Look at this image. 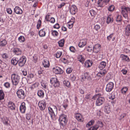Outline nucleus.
<instances>
[{"label":"nucleus","mask_w":130,"mask_h":130,"mask_svg":"<svg viewBox=\"0 0 130 130\" xmlns=\"http://www.w3.org/2000/svg\"><path fill=\"white\" fill-rule=\"evenodd\" d=\"M121 13L123 17V22L124 23L127 24L129 22L128 13L130 14V8L125 7L121 8Z\"/></svg>","instance_id":"obj_1"},{"label":"nucleus","mask_w":130,"mask_h":130,"mask_svg":"<svg viewBox=\"0 0 130 130\" xmlns=\"http://www.w3.org/2000/svg\"><path fill=\"white\" fill-rule=\"evenodd\" d=\"M11 79L13 85L16 86L19 82L20 77L18 74L13 73L11 75Z\"/></svg>","instance_id":"obj_2"},{"label":"nucleus","mask_w":130,"mask_h":130,"mask_svg":"<svg viewBox=\"0 0 130 130\" xmlns=\"http://www.w3.org/2000/svg\"><path fill=\"white\" fill-rule=\"evenodd\" d=\"M17 96L20 99H23L26 96L25 92L22 89L18 90L17 92Z\"/></svg>","instance_id":"obj_3"},{"label":"nucleus","mask_w":130,"mask_h":130,"mask_svg":"<svg viewBox=\"0 0 130 130\" xmlns=\"http://www.w3.org/2000/svg\"><path fill=\"white\" fill-rule=\"evenodd\" d=\"M51 83L55 87H58L60 85L58 80L55 78H52L50 79Z\"/></svg>","instance_id":"obj_4"},{"label":"nucleus","mask_w":130,"mask_h":130,"mask_svg":"<svg viewBox=\"0 0 130 130\" xmlns=\"http://www.w3.org/2000/svg\"><path fill=\"white\" fill-rule=\"evenodd\" d=\"M26 61V58L24 56L21 57L18 61V64L19 66L21 67H23L25 64Z\"/></svg>","instance_id":"obj_5"},{"label":"nucleus","mask_w":130,"mask_h":130,"mask_svg":"<svg viewBox=\"0 0 130 130\" xmlns=\"http://www.w3.org/2000/svg\"><path fill=\"white\" fill-rule=\"evenodd\" d=\"M12 52L13 54L15 55H21L22 51L18 47H14L13 48Z\"/></svg>","instance_id":"obj_6"},{"label":"nucleus","mask_w":130,"mask_h":130,"mask_svg":"<svg viewBox=\"0 0 130 130\" xmlns=\"http://www.w3.org/2000/svg\"><path fill=\"white\" fill-rule=\"evenodd\" d=\"M53 71L56 74H62L63 71L60 68L56 67L53 68Z\"/></svg>","instance_id":"obj_7"},{"label":"nucleus","mask_w":130,"mask_h":130,"mask_svg":"<svg viewBox=\"0 0 130 130\" xmlns=\"http://www.w3.org/2000/svg\"><path fill=\"white\" fill-rule=\"evenodd\" d=\"M113 83L111 82H109L106 85V90L107 92H110L113 89Z\"/></svg>","instance_id":"obj_8"},{"label":"nucleus","mask_w":130,"mask_h":130,"mask_svg":"<svg viewBox=\"0 0 130 130\" xmlns=\"http://www.w3.org/2000/svg\"><path fill=\"white\" fill-rule=\"evenodd\" d=\"M105 99L104 98L102 97L98 98L96 100V104L97 106H100L103 103Z\"/></svg>","instance_id":"obj_9"},{"label":"nucleus","mask_w":130,"mask_h":130,"mask_svg":"<svg viewBox=\"0 0 130 130\" xmlns=\"http://www.w3.org/2000/svg\"><path fill=\"white\" fill-rule=\"evenodd\" d=\"M110 0H98V6L103 7Z\"/></svg>","instance_id":"obj_10"},{"label":"nucleus","mask_w":130,"mask_h":130,"mask_svg":"<svg viewBox=\"0 0 130 130\" xmlns=\"http://www.w3.org/2000/svg\"><path fill=\"white\" fill-rule=\"evenodd\" d=\"M38 105L40 110L42 111L45 109L46 104L43 101H41L39 102Z\"/></svg>","instance_id":"obj_11"},{"label":"nucleus","mask_w":130,"mask_h":130,"mask_svg":"<svg viewBox=\"0 0 130 130\" xmlns=\"http://www.w3.org/2000/svg\"><path fill=\"white\" fill-rule=\"evenodd\" d=\"M70 11L72 14L74 15L77 12L76 7L74 5H72L70 8Z\"/></svg>","instance_id":"obj_12"},{"label":"nucleus","mask_w":130,"mask_h":130,"mask_svg":"<svg viewBox=\"0 0 130 130\" xmlns=\"http://www.w3.org/2000/svg\"><path fill=\"white\" fill-rule=\"evenodd\" d=\"M101 47L100 44H96L93 47V52L96 53H98L100 51Z\"/></svg>","instance_id":"obj_13"},{"label":"nucleus","mask_w":130,"mask_h":130,"mask_svg":"<svg viewBox=\"0 0 130 130\" xmlns=\"http://www.w3.org/2000/svg\"><path fill=\"white\" fill-rule=\"evenodd\" d=\"M48 112L52 119H54L55 118L56 115L54 113L52 109L50 107L48 108Z\"/></svg>","instance_id":"obj_14"},{"label":"nucleus","mask_w":130,"mask_h":130,"mask_svg":"<svg viewBox=\"0 0 130 130\" xmlns=\"http://www.w3.org/2000/svg\"><path fill=\"white\" fill-rule=\"evenodd\" d=\"M59 121L61 127L62 128H63L67 123V118L66 119H62L61 120H59Z\"/></svg>","instance_id":"obj_15"},{"label":"nucleus","mask_w":130,"mask_h":130,"mask_svg":"<svg viewBox=\"0 0 130 130\" xmlns=\"http://www.w3.org/2000/svg\"><path fill=\"white\" fill-rule=\"evenodd\" d=\"M26 110L25 104L24 102H23L21 103L20 106V111L22 113H24L25 112Z\"/></svg>","instance_id":"obj_16"},{"label":"nucleus","mask_w":130,"mask_h":130,"mask_svg":"<svg viewBox=\"0 0 130 130\" xmlns=\"http://www.w3.org/2000/svg\"><path fill=\"white\" fill-rule=\"evenodd\" d=\"M14 10V12L17 14H21L23 13L22 10L19 6L15 7Z\"/></svg>","instance_id":"obj_17"},{"label":"nucleus","mask_w":130,"mask_h":130,"mask_svg":"<svg viewBox=\"0 0 130 130\" xmlns=\"http://www.w3.org/2000/svg\"><path fill=\"white\" fill-rule=\"evenodd\" d=\"M75 117L77 120L80 122H83L84 121V118L82 116L80 113H77L75 115Z\"/></svg>","instance_id":"obj_18"},{"label":"nucleus","mask_w":130,"mask_h":130,"mask_svg":"<svg viewBox=\"0 0 130 130\" xmlns=\"http://www.w3.org/2000/svg\"><path fill=\"white\" fill-rule=\"evenodd\" d=\"M86 44V41L85 39H82L80 40L78 44V46L82 48L85 46Z\"/></svg>","instance_id":"obj_19"},{"label":"nucleus","mask_w":130,"mask_h":130,"mask_svg":"<svg viewBox=\"0 0 130 130\" xmlns=\"http://www.w3.org/2000/svg\"><path fill=\"white\" fill-rule=\"evenodd\" d=\"M107 73V72L106 71L105 69H104L103 70L99 72L97 74V75L98 77H102L104 76Z\"/></svg>","instance_id":"obj_20"},{"label":"nucleus","mask_w":130,"mask_h":130,"mask_svg":"<svg viewBox=\"0 0 130 130\" xmlns=\"http://www.w3.org/2000/svg\"><path fill=\"white\" fill-rule=\"evenodd\" d=\"M120 57L122 58V60L124 61L129 62V59L128 57L124 54H122L120 55Z\"/></svg>","instance_id":"obj_21"},{"label":"nucleus","mask_w":130,"mask_h":130,"mask_svg":"<svg viewBox=\"0 0 130 130\" xmlns=\"http://www.w3.org/2000/svg\"><path fill=\"white\" fill-rule=\"evenodd\" d=\"M8 106L10 109L12 110H14L15 106L14 104L12 102H9L8 103Z\"/></svg>","instance_id":"obj_22"},{"label":"nucleus","mask_w":130,"mask_h":130,"mask_svg":"<svg viewBox=\"0 0 130 130\" xmlns=\"http://www.w3.org/2000/svg\"><path fill=\"white\" fill-rule=\"evenodd\" d=\"M77 59L78 60L82 63H84L85 60L84 57L82 55H78L77 56Z\"/></svg>","instance_id":"obj_23"},{"label":"nucleus","mask_w":130,"mask_h":130,"mask_svg":"<svg viewBox=\"0 0 130 130\" xmlns=\"http://www.w3.org/2000/svg\"><path fill=\"white\" fill-rule=\"evenodd\" d=\"M125 31L126 35L127 36H129L130 35V25L128 24L127 26Z\"/></svg>","instance_id":"obj_24"},{"label":"nucleus","mask_w":130,"mask_h":130,"mask_svg":"<svg viewBox=\"0 0 130 130\" xmlns=\"http://www.w3.org/2000/svg\"><path fill=\"white\" fill-rule=\"evenodd\" d=\"M42 64L43 66L45 68H48L50 66V63L49 61L47 59H44L42 62Z\"/></svg>","instance_id":"obj_25"},{"label":"nucleus","mask_w":130,"mask_h":130,"mask_svg":"<svg viewBox=\"0 0 130 130\" xmlns=\"http://www.w3.org/2000/svg\"><path fill=\"white\" fill-rule=\"evenodd\" d=\"M8 121L9 119L7 117H5L1 118V121L5 125H8Z\"/></svg>","instance_id":"obj_26"},{"label":"nucleus","mask_w":130,"mask_h":130,"mask_svg":"<svg viewBox=\"0 0 130 130\" xmlns=\"http://www.w3.org/2000/svg\"><path fill=\"white\" fill-rule=\"evenodd\" d=\"M45 29L43 28L39 32V34L41 37H43L45 36L46 34Z\"/></svg>","instance_id":"obj_27"},{"label":"nucleus","mask_w":130,"mask_h":130,"mask_svg":"<svg viewBox=\"0 0 130 130\" xmlns=\"http://www.w3.org/2000/svg\"><path fill=\"white\" fill-rule=\"evenodd\" d=\"M106 65V63L104 61L101 62L99 66V67L101 70H102L104 68Z\"/></svg>","instance_id":"obj_28"},{"label":"nucleus","mask_w":130,"mask_h":130,"mask_svg":"<svg viewBox=\"0 0 130 130\" xmlns=\"http://www.w3.org/2000/svg\"><path fill=\"white\" fill-rule=\"evenodd\" d=\"M92 62L90 60H87L85 63V67L87 68L90 67L92 65Z\"/></svg>","instance_id":"obj_29"},{"label":"nucleus","mask_w":130,"mask_h":130,"mask_svg":"<svg viewBox=\"0 0 130 130\" xmlns=\"http://www.w3.org/2000/svg\"><path fill=\"white\" fill-rule=\"evenodd\" d=\"M19 60L18 58L13 57L11 60V63L14 65H16L18 63Z\"/></svg>","instance_id":"obj_30"},{"label":"nucleus","mask_w":130,"mask_h":130,"mask_svg":"<svg viewBox=\"0 0 130 130\" xmlns=\"http://www.w3.org/2000/svg\"><path fill=\"white\" fill-rule=\"evenodd\" d=\"M7 44L6 40L5 39L1 40L0 41V45L2 46H5Z\"/></svg>","instance_id":"obj_31"},{"label":"nucleus","mask_w":130,"mask_h":130,"mask_svg":"<svg viewBox=\"0 0 130 130\" xmlns=\"http://www.w3.org/2000/svg\"><path fill=\"white\" fill-rule=\"evenodd\" d=\"M38 95L40 98H43L44 95V93L43 91L41 90H39L37 92Z\"/></svg>","instance_id":"obj_32"},{"label":"nucleus","mask_w":130,"mask_h":130,"mask_svg":"<svg viewBox=\"0 0 130 130\" xmlns=\"http://www.w3.org/2000/svg\"><path fill=\"white\" fill-rule=\"evenodd\" d=\"M123 17L122 18L121 15H118L116 17V20L118 22H121L122 21H123Z\"/></svg>","instance_id":"obj_33"},{"label":"nucleus","mask_w":130,"mask_h":130,"mask_svg":"<svg viewBox=\"0 0 130 130\" xmlns=\"http://www.w3.org/2000/svg\"><path fill=\"white\" fill-rule=\"evenodd\" d=\"M128 90V88L127 87H124L121 90V93L123 94H125Z\"/></svg>","instance_id":"obj_34"},{"label":"nucleus","mask_w":130,"mask_h":130,"mask_svg":"<svg viewBox=\"0 0 130 130\" xmlns=\"http://www.w3.org/2000/svg\"><path fill=\"white\" fill-rule=\"evenodd\" d=\"M113 21V19L110 15L107 17V23L108 24L112 22Z\"/></svg>","instance_id":"obj_35"},{"label":"nucleus","mask_w":130,"mask_h":130,"mask_svg":"<svg viewBox=\"0 0 130 130\" xmlns=\"http://www.w3.org/2000/svg\"><path fill=\"white\" fill-rule=\"evenodd\" d=\"M63 83L65 86L68 87L69 88L71 86L70 82L68 80H64Z\"/></svg>","instance_id":"obj_36"},{"label":"nucleus","mask_w":130,"mask_h":130,"mask_svg":"<svg viewBox=\"0 0 130 130\" xmlns=\"http://www.w3.org/2000/svg\"><path fill=\"white\" fill-rule=\"evenodd\" d=\"M4 94L3 91L0 90V100L4 99Z\"/></svg>","instance_id":"obj_37"},{"label":"nucleus","mask_w":130,"mask_h":130,"mask_svg":"<svg viewBox=\"0 0 130 130\" xmlns=\"http://www.w3.org/2000/svg\"><path fill=\"white\" fill-rule=\"evenodd\" d=\"M115 7L113 5L109 6L108 8V10L110 12H112L115 10Z\"/></svg>","instance_id":"obj_38"},{"label":"nucleus","mask_w":130,"mask_h":130,"mask_svg":"<svg viewBox=\"0 0 130 130\" xmlns=\"http://www.w3.org/2000/svg\"><path fill=\"white\" fill-rule=\"evenodd\" d=\"M64 40L62 39L60 40L58 42L59 46L61 47H62L64 45Z\"/></svg>","instance_id":"obj_39"},{"label":"nucleus","mask_w":130,"mask_h":130,"mask_svg":"<svg viewBox=\"0 0 130 130\" xmlns=\"http://www.w3.org/2000/svg\"><path fill=\"white\" fill-rule=\"evenodd\" d=\"M95 126H97L98 128L99 127H102L103 126V123L100 121H98L97 122V124L95 125Z\"/></svg>","instance_id":"obj_40"},{"label":"nucleus","mask_w":130,"mask_h":130,"mask_svg":"<svg viewBox=\"0 0 130 130\" xmlns=\"http://www.w3.org/2000/svg\"><path fill=\"white\" fill-rule=\"evenodd\" d=\"M19 41L21 43L23 42L25 40V37L23 36H20L18 38Z\"/></svg>","instance_id":"obj_41"},{"label":"nucleus","mask_w":130,"mask_h":130,"mask_svg":"<svg viewBox=\"0 0 130 130\" xmlns=\"http://www.w3.org/2000/svg\"><path fill=\"white\" fill-rule=\"evenodd\" d=\"M62 53L60 51H58L55 54V57L57 58H59L62 55Z\"/></svg>","instance_id":"obj_42"},{"label":"nucleus","mask_w":130,"mask_h":130,"mask_svg":"<svg viewBox=\"0 0 130 130\" xmlns=\"http://www.w3.org/2000/svg\"><path fill=\"white\" fill-rule=\"evenodd\" d=\"M90 77V75L88 73L86 72L84 73V76L83 77V79H88Z\"/></svg>","instance_id":"obj_43"},{"label":"nucleus","mask_w":130,"mask_h":130,"mask_svg":"<svg viewBox=\"0 0 130 130\" xmlns=\"http://www.w3.org/2000/svg\"><path fill=\"white\" fill-rule=\"evenodd\" d=\"M94 120H91L86 125V126L88 127L89 126H90L94 124Z\"/></svg>","instance_id":"obj_44"},{"label":"nucleus","mask_w":130,"mask_h":130,"mask_svg":"<svg viewBox=\"0 0 130 130\" xmlns=\"http://www.w3.org/2000/svg\"><path fill=\"white\" fill-rule=\"evenodd\" d=\"M90 13L92 16H94L96 14V12L93 10H91L90 11Z\"/></svg>","instance_id":"obj_45"},{"label":"nucleus","mask_w":130,"mask_h":130,"mask_svg":"<svg viewBox=\"0 0 130 130\" xmlns=\"http://www.w3.org/2000/svg\"><path fill=\"white\" fill-rule=\"evenodd\" d=\"M2 57L3 58L6 59L8 58V56L7 54L5 53L2 55Z\"/></svg>","instance_id":"obj_46"},{"label":"nucleus","mask_w":130,"mask_h":130,"mask_svg":"<svg viewBox=\"0 0 130 130\" xmlns=\"http://www.w3.org/2000/svg\"><path fill=\"white\" fill-rule=\"evenodd\" d=\"M72 68H69L67 69L66 72L67 74H70L72 72Z\"/></svg>","instance_id":"obj_47"},{"label":"nucleus","mask_w":130,"mask_h":130,"mask_svg":"<svg viewBox=\"0 0 130 130\" xmlns=\"http://www.w3.org/2000/svg\"><path fill=\"white\" fill-rule=\"evenodd\" d=\"M130 48L129 47H126L124 50V52L126 53H129L130 51Z\"/></svg>","instance_id":"obj_48"},{"label":"nucleus","mask_w":130,"mask_h":130,"mask_svg":"<svg viewBox=\"0 0 130 130\" xmlns=\"http://www.w3.org/2000/svg\"><path fill=\"white\" fill-rule=\"evenodd\" d=\"M66 116L63 114H62L60 115L59 117V120H62L63 119H66Z\"/></svg>","instance_id":"obj_49"},{"label":"nucleus","mask_w":130,"mask_h":130,"mask_svg":"<svg viewBox=\"0 0 130 130\" xmlns=\"http://www.w3.org/2000/svg\"><path fill=\"white\" fill-rule=\"evenodd\" d=\"M57 107H56V106H54V108L56 110V111H57V109L59 111H60L61 109V106H59L58 105H57Z\"/></svg>","instance_id":"obj_50"},{"label":"nucleus","mask_w":130,"mask_h":130,"mask_svg":"<svg viewBox=\"0 0 130 130\" xmlns=\"http://www.w3.org/2000/svg\"><path fill=\"white\" fill-rule=\"evenodd\" d=\"M98 128L97 126H95V125L93 127H92L89 128L88 130H96Z\"/></svg>","instance_id":"obj_51"},{"label":"nucleus","mask_w":130,"mask_h":130,"mask_svg":"<svg viewBox=\"0 0 130 130\" xmlns=\"http://www.w3.org/2000/svg\"><path fill=\"white\" fill-rule=\"evenodd\" d=\"M22 74L24 76H26L27 74V72L25 69L22 70Z\"/></svg>","instance_id":"obj_52"},{"label":"nucleus","mask_w":130,"mask_h":130,"mask_svg":"<svg viewBox=\"0 0 130 130\" xmlns=\"http://www.w3.org/2000/svg\"><path fill=\"white\" fill-rule=\"evenodd\" d=\"M41 22L40 20H39L38 22L37 23V29L39 28V27L40 26L41 24Z\"/></svg>","instance_id":"obj_53"},{"label":"nucleus","mask_w":130,"mask_h":130,"mask_svg":"<svg viewBox=\"0 0 130 130\" xmlns=\"http://www.w3.org/2000/svg\"><path fill=\"white\" fill-rule=\"evenodd\" d=\"M52 35L54 36H57L58 35V33L56 30L53 31L52 32Z\"/></svg>","instance_id":"obj_54"},{"label":"nucleus","mask_w":130,"mask_h":130,"mask_svg":"<svg viewBox=\"0 0 130 130\" xmlns=\"http://www.w3.org/2000/svg\"><path fill=\"white\" fill-rule=\"evenodd\" d=\"M39 83H36L33 84L31 88H35L38 87L39 85Z\"/></svg>","instance_id":"obj_55"},{"label":"nucleus","mask_w":130,"mask_h":130,"mask_svg":"<svg viewBox=\"0 0 130 130\" xmlns=\"http://www.w3.org/2000/svg\"><path fill=\"white\" fill-rule=\"evenodd\" d=\"M31 117V115L27 113L26 115V118L28 120L30 119Z\"/></svg>","instance_id":"obj_56"},{"label":"nucleus","mask_w":130,"mask_h":130,"mask_svg":"<svg viewBox=\"0 0 130 130\" xmlns=\"http://www.w3.org/2000/svg\"><path fill=\"white\" fill-rule=\"evenodd\" d=\"M41 85L42 87L45 89H46L47 88V84L46 83H41Z\"/></svg>","instance_id":"obj_57"},{"label":"nucleus","mask_w":130,"mask_h":130,"mask_svg":"<svg viewBox=\"0 0 130 130\" xmlns=\"http://www.w3.org/2000/svg\"><path fill=\"white\" fill-rule=\"evenodd\" d=\"M4 86L7 88H8L10 86V84L8 82L5 83L4 84Z\"/></svg>","instance_id":"obj_58"},{"label":"nucleus","mask_w":130,"mask_h":130,"mask_svg":"<svg viewBox=\"0 0 130 130\" xmlns=\"http://www.w3.org/2000/svg\"><path fill=\"white\" fill-rule=\"evenodd\" d=\"M86 49L87 51L89 52H91L92 51H93L92 47H90L89 46H88L86 48Z\"/></svg>","instance_id":"obj_59"},{"label":"nucleus","mask_w":130,"mask_h":130,"mask_svg":"<svg viewBox=\"0 0 130 130\" xmlns=\"http://www.w3.org/2000/svg\"><path fill=\"white\" fill-rule=\"evenodd\" d=\"M43 71L41 69L40 70L38 71V73L39 75H40L41 76L42 75H43Z\"/></svg>","instance_id":"obj_60"},{"label":"nucleus","mask_w":130,"mask_h":130,"mask_svg":"<svg viewBox=\"0 0 130 130\" xmlns=\"http://www.w3.org/2000/svg\"><path fill=\"white\" fill-rule=\"evenodd\" d=\"M7 11L8 13L11 14L12 13V11L10 8H8L7 9Z\"/></svg>","instance_id":"obj_61"},{"label":"nucleus","mask_w":130,"mask_h":130,"mask_svg":"<svg viewBox=\"0 0 130 130\" xmlns=\"http://www.w3.org/2000/svg\"><path fill=\"white\" fill-rule=\"evenodd\" d=\"M95 29L97 31H98L100 28V26L98 25H96L94 27Z\"/></svg>","instance_id":"obj_62"},{"label":"nucleus","mask_w":130,"mask_h":130,"mask_svg":"<svg viewBox=\"0 0 130 130\" xmlns=\"http://www.w3.org/2000/svg\"><path fill=\"white\" fill-rule=\"evenodd\" d=\"M113 34H111L110 35L107 36V39L109 40H110L113 37Z\"/></svg>","instance_id":"obj_63"},{"label":"nucleus","mask_w":130,"mask_h":130,"mask_svg":"<svg viewBox=\"0 0 130 130\" xmlns=\"http://www.w3.org/2000/svg\"><path fill=\"white\" fill-rule=\"evenodd\" d=\"M49 21L52 23H53L55 21V19L54 18H51L49 20Z\"/></svg>","instance_id":"obj_64"}]
</instances>
